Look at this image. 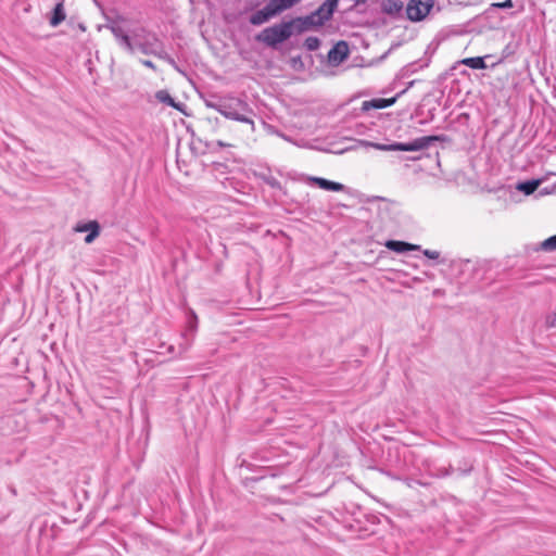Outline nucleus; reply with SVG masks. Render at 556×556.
<instances>
[{
    "label": "nucleus",
    "mask_w": 556,
    "mask_h": 556,
    "mask_svg": "<svg viewBox=\"0 0 556 556\" xmlns=\"http://www.w3.org/2000/svg\"><path fill=\"white\" fill-rule=\"evenodd\" d=\"M218 113L228 119L249 124L251 130H255V124L252 118L255 114L248 102L241 99H233L229 103H224V106L218 108Z\"/></svg>",
    "instance_id": "f257e3e1"
},
{
    "label": "nucleus",
    "mask_w": 556,
    "mask_h": 556,
    "mask_svg": "<svg viewBox=\"0 0 556 556\" xmlns=\"http://www.w3.org/2000/svg\"><path fill=\"white\" fill-rule=\"evenodd\" d=\"M441 140L440 136H425L414 139L412 142H394L391 144L366 142L367 146L380 151H420L430 147L431 143Z\"/></svg>",
    "instance_id": "f03ea898"
},
{
    "label": "nucleus",
    "mask_w": 556,
    "mask_h": 556,
    "mask_svg": "<svg viewBox=\"0 0 556 556\" xmlns=\"http://www.w3.org/2000/svg\"><path fill=\"white\" fill-rule=\"evenodd\" d=\"M287 22L275 24L264 28L257 36L256 40L264 45L276 48L279 43L286 41L292 36V30Z\"/></svg>",
    "instance_id": "7ed1b4c3"
},
{
    "label": "nucleus",
    "mask_w": 556,
    "mask_h": 556,
    "mask_svg": "<svg viewBox=\"0 0 556 556\" xmlns=\"http://www.w3.org/2000/svg\"><path fill=\"white\" fill-rule=\"evenodd\" d=\"M134 36L137 39L135 46H137L143 54H153L162 58V54L165 53L163 45L155 34L141 28L139 33H136Z\"/></svg>",
    "instance_id": "20e7f679"
},
{
    "label": "nucleus",
    "mask_w": 556,
    "mask_h": 556,
    "mask_svg": "<svg viewBox=\"0 0 556 556\" xmlns=\"http://www.w3.org/2000/svg\"><path fill=\"white\" fill-rule=\"evenodd\" d=\"M435 0H409L406 5V16L412 22H420L427 17Z\"/></svg>",
    "instance_id": "39448f33"
},
{
    "label": "nucleus",
    "mask_w": 556,
    "mask_h": 556,
    "mask_svg": "<svg viewBox=\"0 0 556 556\" xmlns=\"http://www.w3.org/2000/svg\"><path fill=\"white\" fill-rule=\"evenodd\" d=\"M287 23L290 24L289 28L292 30V34H302L315 27L323 26V20L316 17L313 12L306 16L292 18Z\"/></svg>",
    "instance_id": "423d86ee"
},
{
    "label": "nucleus",
    "mask_w": 556,
    "mask_h": 556,
    "mask_svg": "<svg viewBox=\"0 0 556 556\" xmlns=\"http://www.w3.org/2000/svg\"><path fill=\"white\" fill-rule=\"evenodd\" d=\"M122 20H123L122 17H118L117 20L111 22V24L109 25V28L112 31L113 36L118 41L119 46H122L128 52L132 53L135 51V43L131 41L128 34L126 33L124 27L121 25Z\"/></svg>",
    "instance_id": "0eeeda50"
},
{
    "label": "nucleus",
    "mask_w": 556,
    "mask_h": 556,
    "mask_svg": "<svg viewBox=\"0 0 556 556\" xmlns=\"http://www.w3.org/2000/svg\"><path fill=\"white\" fill-rule=\"evenodd\" d=\"M280 14L276 3L270 0L263 9L254 12L249 21L252 25L258 26Z\"/></svg>",
    "instance_id": "6e6552de"
},
{
    "label": "nucleus",
    "mask_w": 556,
    "mask_h": 556,
    "mask_svg": "<svg viewBox=\"0 0 556 556\" xmlns=\"http://www.w3.org/2000/svg\"><path fill=\"white\" fill-rule=\"evenodd\" d=\"M349 55V47L345 41L337 42L328 52V61L332 65L342 63Z\"/></svg>",
    "instance_id": "1a4fd4ad"
},
{
    "label": "nucleus",
    "mask_w": 556,
    "mask_h": 556,
    "mask_svg": "<svg viewBox=\"0 0 556 556\" xmlns=\"http://www.w3.org/2000/svg\"><path fill=\"white\" fill-rule=\"evenodd\" d=\"M339 3V0H326L317 10H315L313 13L316 17H319L323 20V25L329 21L334 10L337 9Z\"/></svg>",
    "instance_id": "9d476101"
},
{
    "label": "nucleus",
    "mask_w": 556,
    "mask_h": 556,
    "mask_svg": "<svg viewBox=\"0 0 556 556\" xmlns=\"http://www.w3.org/2000/svg\"><path fill=\"white\" fill-rule=\"evenodd\" d=\"M386 248L389 250L396 252V253H404L407 251H416L419 250V245H415L405 241H397V240H388L386 242Z\"/></svg>",
    "instance_id": "9b49d317"
},
{
    "label": "nucleus",
    "mask_w": 556,
    "mask_h": 556,
    "mask_svg": "<svg viewBox=\"0 0 556 556\" xmlns=\"http://www.w3.org/2000/svg\"><path fill=\"white\" fill-rule=\"evenodd\" d=\"M403 2L401 0H383L382 1V12L391 15L396 16L399 15L403 10Z\"/></svg>",
    "instance_id": "f8f14e48"
},
{
    "label": "nucleus",
    "mask_w": 556,
    "mask_h": 556,
    "mask_svg": "<svg viewBox=\"0 0 556 556\" xmlns=\"http://www.w3.org/2000/svg\"><path fill=\"white\" fill-rule=\"evenodd\" d=\"M311 180L319 188L328 191H342L344 186L340 182L331 181L320 177H312Z\"/></svg>",
    "instance_id": "ddd939ff"
},
{
    "label": "nucleus",
    "mask_w": 556,
    "mask_h": 556,
    "mask_svg": "<svg viewBox=\"0 0 556 556\" xmlns=\"http://www.w3.org/2000/svg\"><path fill=\"white\" fill-rule=\"evenodd\" d=\"M395 102V99H374L370 101L363 102V110L368 111L369 109H384L392 105Z\"/></svg>",
    "instance_id": "4468645a"
},
{
    "label": "nucleus",
    "mask_w": 556,
    "mask_h": 556,
    "mask_svg": "<svg viewBox=\"0 0 556 556\" xmlns=\"http://www.w3.org/2000/svg\"><path fill=\"white\" fill-rule=\"evenodd\" d=\"M66 17L63 2H58L53 9L52 16L50 17V25L56 27L60 25Z\"/></svg>",
    "instance_id": "2eb2a0df"
},
{
    "label": "nucleus",
    "mask_w": 556,
    "mask_h": 556,
    "mask_svg": "<svg viewBox=\"0 0 556 556\" xmlns=\"http://www.w3.org/2000/svg\"><path fill=\"white\" fill-rule=\"evenodd\" d=\"M460 63L473 70H484L486 67L484 59L481 56L466 58Z\"/></svg>",
    "instance_id": "dca6fc26"
},
{
    "label": "nucleus",
    "mask_w": 556,
    "mask_h": 556,
    "mask_svg": "<svg viewBox=\"0 0 556 556\" xmlns=\"http://www.w3.org/2000/svg\"><path fill=\"white\" fill-rule=\"evenodd\" d=\"M540 185V180H527V181H523V182H519L517 185V189L521 192H523L525 194L529 195V194H532L539 187Z\"/></svg>",
    "instance_id": "f3484780"
},
{
    "label": "nucleus",
    "mask_w": 556,
    "mask_h": 556,
    "mask_svg": "<svg viewBox=\"0 0 556 556\" xmlns=\"http://www.w3.org/2000/svg\"><path fill=\"white\" fill-rule=\"evenodd\" d=\"M155 98L164 104H167L173 108H178V105L175 103V100L172 98L167 90H159L155 93Z\"/></svg>",
    "instance_id": "a211bd4d"
},
{
    "label": "nucleus",
    "mask_w": 556,
    "mask_h": 556,
    "mask_svg": "<svg viewBox=\"0 0 556 556\" xmlns=\"http://www.w3.org/2000/svg\"><path fill=\"white\" fill-rule=\"evenodd\" d=\"M278 10L281 12L292 8L293 5H295L296 3H299L301 0H273Z\"/></svg>",
    "instance_id": "6ab92c4d"
},
{
    "label": "nucleus",
    "mask_w": 556,
    "mask_h": 556,
    "mask_svg": "<svg viewBox=\"0 0 556 556\" xmlns=\"http://www.w3.org/2000/svg\"><path fill=\"white\" fill-rule=\"evenodd\" d=\"M319 46H320V40H319V38H317L315 36H309L304 41V47L308 51H315L319 48Z\"/></svg>",
    "instance_id": "aec40b11"
},
{
    "label": "nucleus",
    "mask_w": 556,
    "mask_h": 556,
    "mask_svg": "<svg viewBox=\"0 0 556 556\" xmlns=\"http://www.w3.org/2000/svg\"><path fill=\"white\" fill-rule=\"evenodd\" d=\"M541 249L543 251H547V252L555 251L556 250V235L545 239L541 243Z\"/></svg>",
    "instance_id": "412c9836"
},
{
    "label": "nucleus",
    "mask_w": 556,
    "mask_h": 556,
    "mask_svg": "<svg viewBox=\"0 0 556 556\" xmlns=\"http://www.w3.org/2000/svg\"><path fill=\"white\" fill-rule=\"evenodd\" d=\"M93 225H99L98 222L91 220L85 224H77L74 228L76 232H90L93 229Z\"/></svg>",
    "instance_id": "4be33fe9"
},
{
    "label": "nucleus",
    "mask_w": 556,
    "mask_h": 556,
    "mask_svg": "<svg viewBox=\"0 0 556 556\" xmlns=\"http://www.w3.org/2000/svg\"><path fill=\"white\" fill-rule=\"evenodd\" d=\"M100 233V226L99 225H93V229L92 231H90L86 237H85V242L87 244H90L94 241V239L99 236Z\"/></svg>",
    "instance_id": "5701e85b"
},
{
    "label": "nucleus",
    "mask_w": 556,
    "mask_h": 556,
    "mask_svg": "<svg viewBox=\"0 0 556 556\" xmlns=\"http://www.w3.org/2000/svg\"><path fill=\"white\" fill-rule=\"evenodd\" d=\"M190 342L189 341H186L185 343H180L179 346H178V352H177V356H181L184 355L188 349L190 348Z\"/></svg>",
    "instance_id": "b1692460"
},
{
    "label": "nucleus",
    "mask_w": 556,
    "mask_h": 556,
    "mask_svg": "<svg viewBox=\"0 0 556 556\" xmlns=\"http://www.w3.org/2000/svg\"><path fill=\"white\" fill-rule=\"evenodd\" d=\"M492 5L495 7V8H500V9H507V8H511L513 7V1L511 0H505L504 2L493 3Z\"/></svg>",
    "instance_id": "393cba45"
},
{
    "label": "nucleus",
    "mask_w": 556,
    "mask_h": 556,
    "mask_svg": "<svg viewBox=\"0 0 556 556\" xmlns=\"http://www.w3.org/2000/svg\"><path fill=\"white\" fill-rule=\"evenodd\" d=\"M424 255L431 260H437V258H439L440 253L438 251L425 250Z\"/></svg>",
    "instance_id": "a878e982"
},
{
    "label": "nucleus",
    "mask_w": 556,
    "mask_h": 556,
    "mask_svg": "<svg viewBox=\"0 0 556 556\" xmlns=\"http://www.w3.org/2000/svg\"><path fill=\"white\" fill-rule=\"evenodd\" d=\"M206 106L214 109L218 112V108L224 106V103L218 104V103H213V102L206 101Z\"/></svg>",
    "instance_id": "bb28decb"
},
{
    "label": "nucleus",
    "mask_w": 556,
    "mask_h": 556,
    "mask_svg": "<svg viewBox=\"0 0 556 556\" xmlns=\"http://www.w3.org/2000/svg\"><path fill=\"white\" fill-rule=\"evenodd\" d=\"M141 63H142L144 66L149 67V68H152V70H155V68H156V67H155V65H154V63H153L152 61H150V60H142V61H141Z\"/></svg>",
    "instance_id": "cd10ccee"
},
{
    "label": "nucleus",
    "mask_w": 556,
    "mask_h": 556,
    "mask_svg": "<svg viewBox=\"0 0 556 556\" xmlns=\"http://www.w3.org/2000/svg\"><path fill=\"white\" fill-rule=\"evenodd\" d=\"M216 146L219 147V148H225V147H230L231 144L226 143V142H224L222 140H217L216 141Z\"/></svg>",
    "instance_id": "c85d7f7f"
},
{
    "label": "nucleus",
    "mask_w": 556,
    "mask_h": 556,
    "mask_svg": "<svg viewBox=\"0 0 556 556\" xmlns=\"http://www.w3.org/2000/svg\"><path fill=\"white\" fill-rule=\"evenodd\" d=\"M191 315H192V318H193L194 320H197V315H195L193 312H191Z\"/></svg>",
    "instance_id": "c756f323"
},
{
    "label": "nucleus",
    "mask_w": 556,
    "mask_h": 556,
    "mask_svg": "<svg viewBox=\"0 0 556 556\" xmlns=\"http://www.w3.org/2000/svg\"><path fill=\"white\" fill-rule=\"evenodd\" d=\"M168 351H169V352H174V346H173V345H170V346L168 348Z\"/></svg>",
    "instance_id": "7c9ffc66"
}]
</instances>
